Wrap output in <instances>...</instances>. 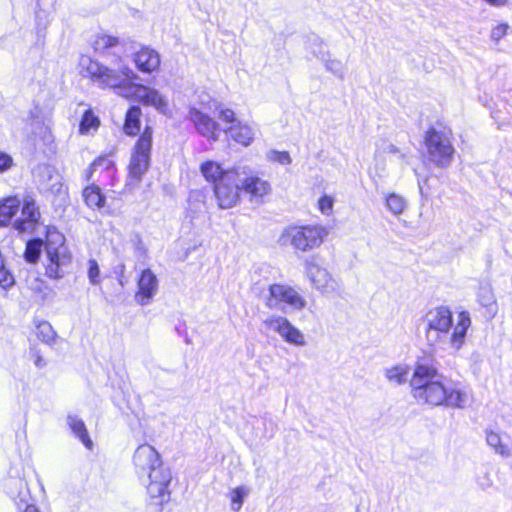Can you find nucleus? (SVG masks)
Returning <instances> with one entry per match:
<instances>
[{"label":"nucleus","mask_w":512,"mask_h":512,"mask_svg":"<svg viewBox=\"0 0 512 512\" xmlns=\"http://www.w3.org/2000/svg\"><path fill=\"white\" fill-rule=\"evenodd\" d=\"M81 78L102 90H113L127 99L136 100L145 106H153L163 114H169L167 100L153 88L136 83L137 74L128 66L113 69L90 55L81 54L77 63Z\"/></svg>","instance_id":"obj_1"},{"label":"nucleus","mask_w":512,"mask_h":512,"mask_svg":"<svg viewBox=\"0 0 512 512\" xmlns=\"http://www.w3.org/2000/svg\"><path fill=\"white\" fill-rule=\"evenodd\" d=\"M409 385L412 397L419 404L446 408L465 406L466 393L457 385L444 381L432 351H424L417 357Z\"/></svg>","instance_id":"obj_2"},{"label":"nucleus","mask_w":512,"mask_h":512,"mask_svg":"<svg viewBox=\"0 0 512 512\" xmlns=\"http://www.w3.org/2000/svg\"><path fill=\"white\" fill-rule=\"evenodd\" d=\"M199 171L211 186L216 205L220 209L236 207L241 202L243 191L255 200H263L271 193V185L267 180L257 175H250L242 180L237 168L224 167L215 160L201 162Z\"/></svg>","instance_id":"obj_3"},{"label":"nucleus","mask_w":512,"mask_h":512,"mask_svg":"<svg viewBox=\"0 0 512 512\" xmlns=\"http://www.w3.org/2000/svg\"><path fill=\"white\" fill-rule=\"evenodd\" d=\"M132 463L138 475H146L148 478L146 492L149 505L162 511L163 506L171 500L172 474L170 469L164 465L159 452L147 443L136 448L132 456Z\"/></svg>","instance_id":"obj_4"},{"label":"nucleus","mask_w":512,"mask_h":512,"mask_svg":"<svg viewBox=\"0 0 512 512\" xmlns=\"http://www.w3.org/2000/svg\"><path fill=\"white\" fill-rule=\"evenodd\" d=\"M65 238L55 227H46L44 275L50 280L64 278L72 270L73 255L63 247Z\"/></svg>","instance_id":"obj_5"},{"label":"nucleus","mask_w":512,"mask_h":512,"mask_svg":"<svg viewBox=\"0 0 512 512\" xmlns=\"http://www.w3.org/2000/svg\"><path fill=\"white\" fill-rule=\"evenodd\" d=\"M328 234V228L319 223L290 224L283 229L280 240L296 251L310 252L318 249Z\"/></svg>","instance_id":"obj_6"},{"label":"nucleus","mask_w":512,"mask_h":512,"mask_svg":"<svg viewBox=\"0 0 512 512\" xmlns=\"http://www.w3.org/2000/svg\"><path fill=\"white\" fill-rule=\"evenodd\" d=\"M423 143L431 165L441 169L451 165L456 153L451 129L437 130L431 126L425 131Z\"/></svg>","instance_id":"obj_7"},{"label":"nucleus","mask_w":512,"mask_h":512,"mask_svg":"<svg viewBox=\"0 0 512 512\" xmlns=\"http://www.w3.org/2000/svg\"><path fill=\"white\" fill-rule=\"evenodd\" d=\"M153 136L154 128L146 124L131 149L127 176L133 182H140L150 168Z\"/></svg>","instance_id":"obj_8"},{"label":"nucleus","mask_w":512,"mask_h":512,"mask_svg":"<svg viewBox=\"0 0 512 512\" xmlns=\"http://www.w3.org/2000/svg\"><path fill=\"white\" fill-rule=\"evenodd\" d=\"M116 153L117 148L113 147L95 157L84 171L83 179L101 183L104 188L114 187L118 182Z\"/></svg>","instance_id":"obj_9"},{"label":"nucleus","mask_w":512,"mask_h":512,"mask_svg":"<svg viewBox=\"0 0 512 512\" xmlns=\"http://www.w3.org/2000/svg\"><path fill=\"white\" fill-rule=\"evenodd\" d=\"M268 296L265 305L269 309L289 306L295 310H301L306 306V300L290 285L273 283L268 287Z\"/></svg>","instance_id":"obj_10"},{"label":"nucleus","mask_w":512,"mask_h":512,"mask_svg":"<svg viewBox=\"0 0 512 512\" xmlns=\"http://www.w3.org/2000/svg\"><path fill=\"white\" fill-rule=\"evenodd\" d=\"M21 216L14 220L13 228L19 233L34 232L40 225L41 212L36 201L25 199L20 206Z\"/></svg>","instance_id":"obj_11"},{"label":"nucleus","mask_w":512,"mask_h":512,"mask_svg":"<svg viewBox=\"0 0 512 512\" xmlns=\"http://www.w3.org/2000/svg\"><path fill=\"white\" fill-rule=\"evenodd\" d=\"M264 324L276 331L286 342L294 345H304L303 334L294 327L287 318L282 316H271L264 321Z\"/></svg>","instance_id":"obj_12"},{"label":"nucleus","mask_w":512,"mask_h":512,"mask_svg":"<svg viewBox=\"0 0 512 512\" xmlns=\"http://www.w3.org/2000/svg\"><path fill=\"white\" fill-rule=\"evenodd\" d=\"M82 188L81 196L85 206L91 210H101L106 207L107 194L113 192L112 187L104 188L101 183L87 181Z\"/></svg>","instance_id":"obj_13"},{"label":"nucleus","mask_w":512,"mask_h":512,"mask_svg":"<svg viewBox=\"0 0 512 512\" xmlns=\"http://www.w3.org/2000/svg\"><path fill=\"white\" fill-rule=\"evenodd\" d=\"M158 290V280L154 272L146 268L142 270L137 280L135 300L138 304L145 306L149 304Z\"/></svg>","instance_id":"obj_14"},{"label":"nucleus","mask_w":512,"mask_h":512,"mask_svg":"<svg viewBox=\"0 0 512 512\" xmlns=\"http://www.w3.org/2000/svg\"><path fill=\"white\" fill-rule=\"evenodd\" d=\"M189 119L197 132L210 141H216L219 137L220 125L211 116L196 108L189 111Z\"/></svg>","instance_id":"obj_15"},{"label":"nucleus","mask_w":512,"mask_h":512,"mask_svg":"<svg viewBox=\"0 0 512 512\" xmlns=\"http://www.w3.org/2000/svg\"><path fill=\"white\" fill-rule=\"evenodd\" d=\"M305 272L311 284L318 290L330 286L332 278L326 268L319 265L315 257L307 259L304 263Z\"/></svg>","instance_id":"obj_16"},{"label":"nucleus","mask_w":512,"mask_h":512,"mask_svg":"<svg viewBox=\"0 0 512 512\" xmlns=\"http://www.w3.org/2000/svg\"><path fill=\"white\" fill-rule=\"evenodd\" d=\"M137 69L144 73H152L160 67V55L154 49L141 47L133 57Z\"/></svg>","instance_id":"obj_17"},{"label":"nucleus","mask_w":512,"mask_h":512,"mask_svg":"<svg viewBox=\"0 0 512 512\" xmlns=\"http://www.w3.org/2000/svg\"><path fill=\"white\" fill-rule=\"evenodd\" d=\"M453 315L447 306H438L434 309L433 319L429 321L426 332L431 330L447 334L452 328Z\"/></svg>","instance_id":"obj_18"},{"label":"nucleus","mask_w":512,"mask_h":512,"mask_svg":"<svg viewBox=\"0 0 512 512\" xmlns=\"http://www.w3.org/2000/svg\"><path fill=\"white\" fill-rule=\"evenodd\" d=\"M142 116V109L138 105L130 106L125 112L122 132L129 137H139L142 132Z\"/></svg>","instance_id":"obj_19"},{"label":"nucleus","mask_w":512,"mask_h":512,"mask_svg":"<svg viewBox=\"0 0 512 512\" xmlns=\"http://www.w3.org/2000/svg\"><path fill=\"white\" fill-rule=\"evenodd\" d=\"M121 44L122 41L118 36L108 32H99L93 37L91 48L95 54L106 56Z\"/></svg>","instance_id":"obj_20"},{"label":"nucleus","mask_w":512,"mask_h":512,"mask_svg":"<svg viewBox=\"0 0 512 512\" xmlns=\"http://www.w3.org/2000/svg\"><path fill=\"white\" fill-rule=\"evenodd\" d=\"M21 201L17 196H8L0 201V227H7L15 220Z\"/></svg>","instance_id":"obj_21"},{"label":"nucleus","mask_w":512,"mask_h":512,"mask_svg":"<svg viewBox=\"0 0 512 512\" xmlns=\"http://www.w3.org/2000/svg\"><path fill=\"white\" fill-rule=\"evenodd\" d=\"M471 325V319L467 311H461L457 315V322L450 336V344L453 348L459 349L463 343L468 328Z\"/></svg>","instance_id":"obj_22"},{"label":"nucleus","mask_w":512,"mask_h":512,"mask_svg":"<svg viewBox=\"0 0 512 512\" xmlns=\"http://www.w3.org/2000/svg\"><path fill=\"white\" fill-rule=\"evenodd\" d=\"M101 125V120L95 112L88 108L81 115L79 125H78V133L80 135H92L97 132Z\"/></svg>","instance_id":"obj_23"},{"label":"nucleus","mask_w":512,"mask_h":512,"mask_svg":"<svg viewBox=\"0 0 512 512\" xmlns=\"http://www.w3.org/2000/svg\"><path fill=\"white\" fill-rule=\"evenodd\" d=\"M227 132L234 142L244 147L250 145L254 139L252 129L247 124L240 122L231 125Z\"/></svg>","instance_id":"obj_24"},{"label":"nucleus","mask_w":512,"mask_h":512,"mask_svg":"<svg viewBox=\"0 0 512 512\" xmlns=\"http://www.w3.org/2000/svg\"><path fill=\"white\" fill-rule=\"evenodd\" d=\"M68 426L73 434L82 442V444L88 449H93V442L90 438L88 430L84 421L77 416L69 415L67 417Z\"/></svg>","instance_id":"obj_25"},{"label":"nucleus","mask_w":512,"mask_h":512,"mask_svg":"<svg viewBox=\"0 0 512 512\" xmlns=\"http://www.w3.org/2000/svg\"><path fill=\"white\" fill-rule=\"evenodd\" d=\"M45 245L46 238L44 240L38 237L29 239L23 252L24 260L29 264H36L40 259L42 249H45Z\"/></svg>","instance_id":"obj_26"},{"label":"nucleus","mask_w":512,"mask_h":512,"mask_svg":"<svg viewBox=\"0 0 512 512\" xmlns=\"http://www.w3.org/2000/svg\"><path fill=\"white\" fill-rule=\"evenodd\" d=\"M387 209L394 215H400L406 209L405 199L397 193H389L385 198Z\"/></svg>","instance_id":"obj_27"},{"label":"nucleus","mask_w":512,"mask_h":512,"mask_svg":"<svg viewBox=\"0 0 512 512\" xmlns=\"http://www.w3.org/2000/svg\"><path fill=\"white\" fill-rule=\"evenodd\" d=\"M408 374V368L402 365H396L385 370L386 378L396 384H404Z\"/></svg>","instance_id":"obj_28"},{"label":"nucleus","mask_w":512,"mask_h":512,"mask_svg":"<svg viewBox=\"0 0 512 512\" xmlns=\"http://www.w3.org/2000/svg\"><path fill=\"white\" fill-rule=\"evenodd\" d=\"M486 440H487V443L494 447L495 450L501 454V455H509V450L508 448L501 444V441H500V436L498 433L494 432V431H489L487 432L486 434Z\"/></svg>","instance_id":"obj_29"},{"label":"nucleus","mask_w":512,"mask_h":512,"mask_svg":"<svg viewBox=\"0 0 512 512\" xmlns=\"http://www.w3.org/2000/svg\"><path fill=\"white\" fill-rule=\"evenodd\" d=\"M334 198L329 195H322L317 202L318 210L324 215H330L333 212Z\"/></svg>","instance_id":"obj_30"},{"label":"nucleus","mask_w":512,"mask_h":512,"mask_svg":"<svg viewBox=\"0 0 512 512\" xmlns=\"http://www.w3.org/2000/svg\"><path fill=\"white\" fill-rule=\"evenodd\" d=\"M246 491L242 487H236L230 492L231 506L234 511H239Z\"/></svg>","instance_id":"obj_31"},{"label":"nucleus","mask_w":512,"mask_h":512,"mask_svg":"<svg viewBox=\"0 0 512 512\" xmlns=\"http://www.w3.org/2000/svg\"><path fill=\"white\" fill-rule=\"evenodd\" d=\"M508 31L509 25L507 23H499L492 28L490 38L493 42L498 43L508 34Z\"/></svg>","instance_id":"obj_32"},{"label":"nucleus","mask_w":512,"mask_h":512,"mask_svg":"<svg viewBox=\"0 0 512 512\" xmlns=\"http://www.w3.org/2000/svg\"><path fill=\"white\" fill-rule=\"evenodd\" d=\"M88 277L92 284H98L100 282V269L95 259L88 261Z\"/></svg>","instance_id":"obj_33"},{"label":"nucleus","mask_w":512,"mask_h":512,"mask_svg":"<svg viewBox=\"0 0 512 512\" xmlns=\"http://www.w3.org/2000/svg\"><path fill=\"white\" fill-rule=\"evenodd\" d=\"M13 166V157L9 153L0 150V174L7 172Z\"/></svg>","instance_id":"obj_34"},{"label":"nucleus","mask_w":512,"mask_h":512,"mask_svg":"<svg viewBox=\"0 0 512 512\" xmlns=\"http://www.w3.org/2000/svg\"><path fill=\"white\" fill-rule=\"evenodd\" d=\"M37 328H38L39 338L42 341L48 342L52 338L53 331H52V327L49 323L42 322L37 326Z\"/></svg>","instance_id":"obj_35"},{"label":"nucleus","mask_w":512,"mask_h":512,"mask_svg":"<svg viewBox=\"0 0 512 512\" xmlns=\"http://www.w3.org/2000/svg\"><path fill=\"white\" fill-rule=\"evenodd\" d=\"M270 159L283 165H288L292 161L287 151H272Z\"/></svg>","instance_id":"obj_36"},{"label":"nucleus","mask_w":512,"mask_h":512,"mask_svg":"<svg viewBox=\"0 0 512 512\" xmlns=\"http://www.w3.org/2000/svg\"><path fill=\"white\" fill-rule=\"evenodd\" d=\"M219 117L220 119L229 124H235L236 122V116L232 109L229 108H223L219 111Z\"/></svg>","instance_id":"obj_37"},{"label":"nucleus","mask_w":512,"mask_h":512,"mask_svg":"<svg viewBox=\"0 0 512 512\" xmlns=\"http://www.w3.org/2000/svg\"><path fill=\"white\" fill-rule=\"evenodd\" d=\"M486 3H488L491 6L495 7H502L506 6L509 3V0H484Z\"/></svg>","instance_id":"obj_38"},{"label":"nucleus","mask_w":512,"mask_h":512,"mask_svg":"<svg viewBox=\"0 0 512 512\" xmlns=\"http://www.w3.org/2000/svg\"><path fill=\"white\" fill-rule=\"evenodd\" d=\"M23 512H40L34 505H27Z\"/></svg>","instance_id":"obj_39"},{"label":"nucleus","mask_w":512,"mask_h":512,"mask_svg":"<svg viewBox=\"0 0 512 512\" xmlns=\"http://www.w3.org/2000/svg\"><path fill=\"white\" fill-rule=\"evenodd\" d=\"M35 364H36L37 366H42V359H41V357H37V359H36V361H35Z\"/></svg>","instance_id":"obj_40"}]
</instances>
